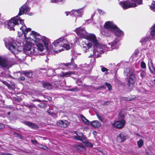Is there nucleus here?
Wrapping results in <instances>:
<instances>
[{"label": "nucleus", "mask_w": 155, "mask_h": 155, "mask_svg": "<svg viewBox=\"0 0 155 155\" xmlns=\"http://www.w3.org/2000/svg\"><path fill=\"white\" fill-rule=\"evenodd\" d=\"M23 20L18 16L14 17L8 21V28L10 30H15V26H18L21 32L18 31V36L20 37L23 34V41L20 44L21 46H24L23 49L26 54H28L29 51V28H27L24 25Z\"/></svg>", "instance_id": "f257e3e1"}, {"label": "nucleus", "mask_w": 155, "mask_h": 155, "mask_svg": "<svg viewBox=\"0 0 155 155\" xmlns=\"http://www.w3.org/2000/svg\"><path fill=\"white\" fill-rule=\"evenodd\" d=\"M104 26V28L102 29L101 33L105 37H110L112 36L113 34H114L118 37H122L124 35L123 32L119 29L112 21L106 22Z\"/></svg>", "instance_id": "f03ea898"}, {"label": "nucleus", "mask_w": 155, "mask_h": 155, "mask_svg": "<svg viewBox=\"0 0 155 155\" xmlns=\"http://www.w3.org/2000/svg\"><path fill=\"white\" fill-rule=\"evenodd\" d=\"M30 35V44H33V45L34 44H37L38 50L42 51L44 49L43 45L42 43H38L41 41L43 42L47 50L49 51L48 41L47 38H44L43 39H41V36L34 31H31Z\"/></svg>", "instance_id": "7ed1b4c3"}, {"label": "nucleus", "mask_w": 155, "mask_h": 155, "mask_svg": "<svg viewBox=\"0 0 155 155\" xmlns=\"http://www.w3.org/2000/svg\"><path fill=\"white\" fill-rule=\"evenodd\" d=\"M52 44L55 47H63L66 50H68L70 48V45L68 44L67 40L64 39V38H61L54 41Z\"/></svg>", "instance_id": "20e7f679"}, {"label": "nucleus", "mask_w": 155, "mask_h": 155, "mask_svg": "<svg viewBox=\"0 0 155 155\" xmlns=\"http://www.w3.org/2000/svg\"><path fill=\"white\" fill-rule=\"evenodd\" d=\"M11 39V38H9L8 39H6L5 40V46L14 54H18V52L20 51V50L17 48V46L15 43H13L9 41Z\"/></svg>", "instance_id": "39448f33"}, {"label": "nucleus", "mask_w": 155, "mask_h": 155, "mask_svg": "<svg viewBox=\"0 0 155 155\" xmlns=\"http://www.w3.org/2000/svg\"><path fill=\"white\" fill-rule=\"evenodd\" d=\"M134 0H127L124 1H121L119 3L120 5L124 9H126L137 6V3Z\"/></svg>", "instance_id": "423d86ee"}, {"label": "nucleus", "mask_w": 155, "mask_h": 155, "mask_svg": "<svg viewBox=\"0 0 155 155\" xmlns=\"http://www.w3.org/2000/svg\"><path fill=\"white\" fill-rule=\"evenodd\" d=\"M75 31L78 36L81 38H86L88 34L85 29L84 28L79 27L75 30Z\"/></svg>", "instance_id": "0eeeda50"}, {"label": "nucleus", "mask_w": 155, "mask_h": 155, "mask_svg": "<svg viewBox=\"0 0 155 155\" xmlns=\"http://www.w3.org/2000/svg\"><path fill=\"white\" fill-rule=\"evenodd\" d=\"M85 39L91 41L95 46L97 47L99 45V44L97 40L96 36L93 34H88Z\"/></svg>", "instance_id": "6e6552de"}, {"label": "nucleus", "mask_w": 155, "mask_h": 155, "mask_svg": "<svg viewBox=\"0 0 155 155\" xmlns=\"http://www.w3.org/2000/svg\"><path fill=\"white\" fill-rule=\"evenodd\" d=\"M125 120H118L114 122L112 125L115 128L120 129L123 128L125 124Z\"/></svg>", "instance_id": "1a4fd4ad"}, {"label": "nucleus", "mask_w": 155, "mask_h": 155, "mask_svg": "<svg viewBox=\"0 0 155 155\" xmlns=\"http://www.w3.org/2000/svg\"><path fill=\"white\" fill-rule=\"evenodd\" d=\"M136 81L135 74L131 72L130 75L128 80V86L133 85Z\"/></svg>", "instance_id": "9d476101"}, {"label": "nucleus", "mask_w": 155, "mask_h": 155, "mask_svg": "<svg viewBox=\"0 0 155 155\" xmlns=\"http://www.w3.org/2000/svg\"><path fill=\"white\" fill-rule=\"evenodd\" d=\"M28 4L27 2L21 7L19 9V12L18 15V16L21 15L26 13L28 9Z\"/></svg>", "instance_id": "9b49d317"}, {"label": "nucleus", "mask_w": 155, "mask_h": 155, "mask_svg": "<svg viewBox=\"0 0 155 155\" xmlns=\"http://www.w3.org/2000/svg\"><path fill=\"white\" fill-rule=\"evenodd\" d=\"M0 66L3 68H9L11 67L7 60L0 57Z\"/></svg>", "instance_id": "f8f14e48"}, {"label": "nucleus", "mask_w": 155, "mask_h": 155, "mask_svg": "<svg viewBox=\"0 0 155 155\" xmlns=\"http://www.w3.org/2000/svg\"><path fill=\"white\" fill-rule=\"evenodd\" d=\"M92 46V44L91 43H88L87 44L84 41H82V48L84 53L87 52L89 48L91 47Z\"/></svg>", "instance_id": "ddd939ff"}, {"label": "nucleus", "mask_w": 155, "mask_h": 155, "mask_svg": "<svg viewBox=\"0 0 155 155\" xmlns=\"http://www.w3.org/2000/svg\"><path fill=\"white\" fill-rule=\"evenodd\" d=\"M57 125L59 127L62 128H66L68 126V122L66 120H60L57 122Z\"/></svg>", "instance_id": "4468645a"}, {"label": "nucleus", "mask_w": 155, "mask_h": 155, "mask_svg": "<svg viewBox=\"0 0 155 155\" xmlns=\"http://www.w3.org/2000/svg\"><path fill=\"white\" fill-rule=\"evenodd\" d=\"M128 138L127 135L121 133L117 136V138L119 142L121 143L125 141Z\"/></svg>", "instance_id": "2eb2a0df"}, {"label": "nucleus", "mask_w": 155, "mask_h": 155, "mask_svg": "<svg viewBox=\"0 0 155 155\" xmlns=\"http://www.w3.org/2000/svg\"><path fill=\"white\" fill-rule=\"evenodd\" d=\"M74 139L77 140H79L83 142L84 140H86L85 139V136L82 134V133H79V135L78 136H74Z\"/></svg>", "instance_id": "dca6fc26"}, {"label": "nucleus", "mask_w": 155, "mask_h": 155, "mask_svg": "<svg viewBox=\"0 0 155 155\" xmlns=\"http://www.w3.org/2000/svg\"><path fill=\"white\" fill-rule=\"evenodd\" d=\"M92 127L95 128H98L101 126V123L98 120H94L90 122V124Z\"/></svg>", "instance_id": "f3484780"}, {"label": "nucleus", "mask_w": 155, "mask_h": 155, "mask_svg": "<svg viewBox=\"0 0 155 155\" xmlns=\"http://www.w3.org/2000/svg\"><path fill=\"white\" fill-rule=\"evenodd\" d=\"M30 55H35L37 54V48H35L32 47L31 44H30Z\"/></svg>", "instance_id": "a211bd4d"}, {"label": "nucleus", "mask_w": 155, "mask_h": 155, "mask_svg": "<svg viewBox=\"0 0 155 155\" xmlns=\"http://www.w3.org/2000/svg\"><path fill=\"white\" fill-rule=\"evenodd\" d=\"M119 42L118 39L115 38L111 42V48L112 49H117L118 48L117 43Z\"/></svg>", "instance_id": "6ab92c4d"}, {"label": "nucleus", "mask_w": 155, "mask_h": 155, "mask_svg": "<svg viewBox=\"0 0 155 155\" xmlns=\"http://www.w3.org/2000/svg\"><path fill=\"white\" fill-rule=\"evenodd\" d=\"M42 85L43 88L48 90L51 89L53 87L52 85L48 83L44 82L43 83Z\"/></svg>", "instance_id": "aec40b11"}, {"label": "nucleus", "mask_w": 155, "mask_h": 155, "mask_svg": "<svg viewBox=\"0 0 155 155\" xmlns=\"http://www.w3.org/2000/svg\"><path fill=\"white\" fill-rule=\"evenodd\" d=\"M151 66L149 65V69L150 72L153 74H155V68L153 67L152 60H151Z\"/></svg>", "instance_id": "412c9836"}, {"label": "nucleus", "mask_w": 155, "mask_h": 155, "mask_svg": "<svg viewBox=\"0 0 155 155\" xmlns=\"http://www.w3.org/2000/svg\"><path fill=\"white\" fill-rule=\"evenodd\" d=\"M92 51V54H91L90 55L91 57L94 55V57L96 58H98L100 57V53H99L98 51H95L94 49H93Z\"/></svg>", "instance_id": "4be33fe9"}, {"label": "nucleus", "mask_w": 155, "mask_h": 155, "mask_svg": "<svg viewBox=\"0 0 155 155\" xmlns=\"http://www.w3.org/2000/svg\"><path fill=\"white\" fill-rule=\"evenodd\" d=\"M72 13L75 16H80L81 14V10H77L73 11L72 12Z\"/></svg>", "instance_id": "5701e85b"}, {"label": "nucleus", "mask_w": 155, "mask_h": 155, "mask_svg": "<svg viewBox=\"0 0 155 155\" xmlns=\"http://www.w3.org/2000/svg\"><path fill=\"white\" fill-rule=\"evenodd\" d=\"M125 116L124 114H121L120 112L118 115V119L120 121L125 120Z\"/></svg>", "instance_id": "b1692460"}, {"label": "nucleus", "mask_w": 155, "mask_h": 155, "mask_svg": "<svg viewBox=\"0 0 155 155\" xmlns=\"http://www.w3.org/2000/svg\"><path fill=\"white\" fill-rule=\"evenodd\" d=\"M81 118L82 120L86 124H90V121L86 119L83 115H81Z\"/></svg>", "instance_id": "393cba45"}, {"label": "nucleus", "mask_w": 155, "mask_h": 155, "mask_svg": "<svg viewBox=\"0 0 155 155\" xmlns=\"http://www.w3.org/2000/svg\"><path fill=\"white\" fill-rule=\"evenodd\" d=\"M150 35L152 37L155 36V28L154 26H152L151 28Z\"/></svg>", "instance_id": "a878e982"}, {"label": "nucleus", "mask_w": 155, "mask_h": 155, "mask_svg": "<svg viewBox=\"0 0 155 155\" xmlns=\"http://www.w3.org/2000/svg\"><path fill=\"white\" fill-rule=\"evenodd\" d=\"M38 147L43 150H48V148L46 146L44 145L43 144H39L38 143Z\"/></svg>", "instance_id": "bb28decb"}, {"label": "nucleus", "mask_w": 155, "mask_h": 155, "mask_svg": "<svg viewBox=\"0 0 155 155\" xmlns=\"http://www.w3.org/2000/svg\"><path fill=\"white\" fill-rule=\"evenodd\" d=\"M143 140L140 139L137 142V144L139 148L141 147L143 145Z\"/></svg>", "instance_id": "cd10ccee"}, {"label": "nucleus", "mask_w": 155, "mask_h": 155, "mask_svg": "<svg viewBox=\"0 0 155 155\" xmlns=\"http://www.w3.org/2000/svg\"><path fill=\"white\" fill-rule=\"evenodd\" d=\"M72 73L71 72L69 71L66 72L65 73H63L62 75H61V76L62 77H69L70 75H71Z\"/></svg>", "instance_id": "c85d7f7f"}, {"label": "nucleus", "mask_w": 155, "mask_h": 155, "mask_svg": "<svg viewBox=\"0 0 155 155\" xmlns=\"http://www.w3.org/2000/svg\"><path fill=\"white\" fill-rule=\"evenodd\" d=\"M36 72L35 71H30V76H31V77L32 78H34L36 77Z\"/></svg>", "instance_id": "c756f323"}, {"label": "nucleus", "mask_w": 155, "mask_h": 155, "mask_svg": "<svg viewBox=\"0 0 155 155\" xmlns=\"http://www.w3.org/2000/svg\"><path fill=\"white\" fill-rule=\"evenodd\" d=\"M148 38L145 37L143 38L142 39V40L140 41V42L142 44L145 43L148 40Z\"/></svg>", "instance_id": "7c9ffc66"}, {"label": "nucleus", "mask_w": 155, "mask_h": 155, "mask_svg": "<svg viewBox=\"0 0 155 155\" xmlns=\"http://www.w3.org/2000/svg\"><path fill=\"white\" fill-rule=\"evenodd\" d=\"M83 143L85 144L86 146L90 147H93V144L87 141H86L85 142H83Z\"/></svg>", "instance_id": "2f4dec72"}, {"label": "nucleus", "mask_w": 155, "mask_h": 155, "mask_svg": "<svg viewBox=\"0 0 155 155\" xmlns=\"http://www.w3.org/2000/svg\"><path fill=\"white\" fill-rule=\"evenodd\" d=\"M146 75V72L143 70H142L140 71V76L142 78H143L145 77Z\"/></svg>", "instance_id": "473e14b6"}, {"label": "nucleus", "mask_w": 155, "mask_h": 155, "mask_svg": "<svg viewBox=\"0 0 155 155\" xmlns=\"http://www.w3.org/2000/svg\"><path fill=\"white\" fill-rule=\"evenodd\" d=\"M134 98H135V97L134 98H131L127 97H122V99L123 100H124V101H130L133 100Z\"/></svg>", "instance_id": "72a5a7b5"}, {"label": "nucleus", "mask_w": 155, "mask_h": 155, "mask_svg": "<svg viewBox=\"0 0 155 155\" xmlns=\"http://www.w3.org/2000/svg\"><path fill=\"white\" fill-rule=\"evenodd\" d=\"M105 84L106 85L107 87L108 90L110 91L112 90V87L110 84V83H108L107 82H105Z\"/></svg>", "instance_id": "f704fd0d"}, {"label": "nucleus", "mask_w": 155, "mask_h": 155, "mask_svg": "<svg viewBox=\"0 0 155 155\" xmlns=\"http://www.w3.org/2000/svg\"><path fill=\"white\" fill-rule=\"evenodd\" d=\"M30 127L34 129L38 127V126L37 125L30 122Z\"/></svg>", "instance_id": "c9c22d12"}, {"label": "nucleus", "mask_w": 155, "mask_h": 155, "mask_svg": "<svg viewBox=\"0 0 155 155\" xmlns=\"http://www.w3.org/2000/svg\"><path fill=\"white\" fill-rule=\"evenodd\" d=\"M101 70L102 72H104L105 71V74H108L107 71H108V69L105 67H103L101 68Z\"/></svg>", "instance_id": "e433bc0d"}, {"label": "nucleus", "mask_w": 155, "mask_h": 155, "mask_svg": "<svg viewBox=\"0 0 155 155\" xmlns=\"http://www.w3.org/2000/svg\"><path fill=\"white\" fill-rule=\"evenodd\" d=\"M124 71L127 73V76L128 74L131 72L130 68L129 67L127 68Z\"/></svg>", "instance_id": "4c0bfd02"}, {"label": "nucleus", "mask_w": 155, "mask_h": 155, "mask_svg": "<svg viewBox=\"0 0 155 155\" xmlns=\"http://www.w3.org/2000/svg\"><path fill=\"white\" fill-rule=\"evenodd\" d=\"M141 67L143 69H145L146 68V64L143 61H142L141 63Z\"/></svg>", "instance_id": "58836bf2"}, {"label": "nucleus", "mask_w": 155, "mask_h": 155, "mask_svg": "<svg viewBox=\"0 0 155 155\" xmlns=\"http://www.w3.org/2000/svg\"><path fill=\"white\" fill-rule=\"evenodd\" d=\"M31 141L32 143L34 145H36L37 144L38 145V142H37L36 140L35 139H31Z\"/></svg>", "instance_id": "ea45409f"}, {"label": "nucleus", "mask_w": 155, "mask_h": 155, "mask_svg": "<svg viewBox=\"0 0 155 155\" xmlns=\"http://www.w3.org/2000/svg\"><path fill=\"white\" fill-rule=\"evenodd\" d=\"M111 102L110 101H105L102 104V105L104 106L108 105L110 104Z\"/></svg>", "instance_id": "a19ab883"}, {"label": "nucleus", "mask_w": 155, "mask_h": 155, "mask_svg": "<svg viewBox=\"0 0 155 155\" xmlns=\"http://www.w3.org/2000/svg\"><path fill=\"white\" fill-rule=\"evenodd\" d=\"M150 8L151 9L155 11V3H152Z\"/></svg>", "instance_id": "79ce46f5"}, {"label": "nucleus", "mask_w": 155, "mask_h": 155, "mask_svg": "<svg viewBox=\"0 0 155 155\" xmlns=\"http://www.w3.org/2000/svg\"><path fill=\"white\" fill-rule=\"evenodd\" d=\"M134 1L138 5H141L143 3L142 0H134Z\"/></svg>", "instance_id": "37998d69"}, {"label": "nucleus", "mask_w": 155, "mask_h": 155, "mask_svg": "<svg viewBox=\"0 0 155 155\" xmlns=\"http://www.w3.org/2000/svg\"><path fill=\"white\" fill-rule=\"evenodd\" d=\"M46 99H47L49 101H51L52 100V98L50 96H45L44 97Z\"/></svg>", "instance_id": "c03bdc74"}, {"label": "nucleus", "mask_w": 155, "mask_h": 155, "mask_svg": "<svg viewBox=\"0 0 155 155\" xmlns=\"http://www.w3.org/2000/svg\"><path fill=\"white\" fill-rule=\"evenodd\" d=\"M22 74L25 76L28 77L29 75V72H27L26 71H24L23 72Z\"/></svg>", "instance_id": "a18cd8bd"}, {"label": "nucleus", "mask_w": 155, "mask_h": 155, "mask_svg": "<svg viewBox=\"0 0 155 155\" xmlns=\"http://www.w3.org/2000/svg\"><path fill=\"white\" fill-rule=\"evenodd\" d=\"M97 117L98 118V119H99V120L100 121H101V122H103V118L102 117H101L98 114H97Z\"/></svg>", "instance_id": "49530a36"}, {"label": "nucleus", "mask_w": 155, "mask_h": 155, "mask_svg": "<svg viewBox=\"0 0 155 155\" xmlns=\"http://www.w3.org/2000/svg\"><path fill=\"white\" fill-rule=\"evenodd\" d=\"M5 127V125L4 124L0 123V129L4 128Z\"/></svg>", "instance_id": "de8ad7c7"}, {"label": "nucleus", "mask_w": 155, "mask_h": 155, "mask_svg": "<svg viewBox=\"0 0 155 155\" xmlns=\"http://www.w3.org/2000/svg\"><path fill=\"white\" fill-rule=\"evenodd\" d=\"M71 65V63L69 62V63H67L66 64H65L64 65L65 66L68 67L69 66Z\"/></svg>", "instance_id": "09e8293b"}, {"label": "nucleus", "mask_w": 155, "mask_h": 155, "mask_svg": "<svg viewBox=\"0 0 155 155\" xmlns=\"http://www.w3.org/2000/svg\"><path fill=\"white\" fill-rule=\"evenodd\" d=\"M139 53V51H138V50H136V51L134 52V54L135 55H137Z\"/></svg>", "instance_id": "8fccbe9b"}, {"label": "nucleus", "mask_w": 155, "mask_h": 155, "mask_svg": "<svg viewBox=\"0 0 155 155\" xmlns=\"http://www.w3.org/2000/svg\"><path fill=\"white\" fill-rule=\"evenodd\" d=\"M34 107H35V104H31L30 105V108Z\"/></svg>", "instance_id": "3c124183"}, {"label": "nucleus", "mask_w": 155, "mask_h": 155, "mask_svg": "<svg viewBox=\"0 0 155 155\" xmlns=\"http://www.w3.org/2000/svg\"><path fill=\"white\" fill-rule=\"evenodd\" d=\"M24 123L25 124H26L28 126H29V122L25 121L24 122Z\"/></svg>", "instance_id": "603ef678"}, {"label": "nucleus", "mask_w": 155, "mask_h": 155, "mask_svg": "<svg viewBox=\"0 0 155 155\" xmlns=\"http://www.w3.org/2000/svg\"><path fill=\"white\" fill-rule=\"evenodd\" d=\"M77 89V88H73L71 89H70V90L71 91H76Z\"/></svg>", "instance_id": "864d4df0"}, {"label": "nucleus", "mask_w": 155, "mask_h": 155, "mask_svg": "<svg viewBox=\"0 0 155 155\" xmlns=\"http://www.w3.org/2000/svg\"><path fill=\"white\" fill-rule=\"evenodd\" d=\"M71 64L73 66H74V67H77V65L75 64L74 62H73Z\"/></svg>", "instance_id": "5fc2aeb1"}, {"label": "nucleus", "mask_w": 155, "mask_h": 155, "mask_svg": "<svg viewBox=\"0 0 155 155\" xmlns=\"http://www.w3.org/2000/svg\"><path fill=\"white\" fill-rule=\"evenodd\" d=\"M20 80H21V81H23V80H24L25 79V78L24 77H20Z\"/></svg>", "instance_id": "6e6d98bb"}, {"label": "nucleus", "mask_w": 155, "mask_h": 155, "mask_svg": "<svg viewBox=\"0 0 155 155\" xmlns=\"http://www.w3.org/2000/svg\"><path fill=\"white\" fill-rule=\"evenodd\" d=\"M77 83H80L81 84L82 83V81L81 80H79L77 81Z\"/></svg>", "instance_id": "4d7b16f0"}, {"label": "nucleus", "mask_w": 155, "mask_h": 155, "mask_svg": "<svg viewBox=\"0 0 155 155\" xmlns=\"http://www.w3.org/2000/svg\"><path fill=\"white\" fill-rule=\"evenodd\" d=\"M74 58H72L71 59L70 63H71V64H72L73 62H74Z\"/></svg>", "instance_id": "13d9d810"}, {"label": "nucleus", "mask_w": 155, "mask_h": 155, "mask_svg": "<svg viewBox=\"0 0 155 155\" xmlns=\"http://www.w3.org/2000/svg\"><path fill=\"white\" fill-rule=\"evenodd\" d=\"M102 11L100 9H98V12L99 13H101V12Z\"/></svg>", "instance_id": "bf43d9fd"}, {"label": "nucleus", "mask_w": 155, "mask_h": 155, "mask_svg": "<svg viewBox=\"0 0 155 155\" xmlns=\"http://www.w3.org/2000/svg\"><path fill=\"white\" fill-rule=\"evenodd\" d=\"M32 101H40V100H32Z\"/></svg>", "instance_id": "052dcab7"}, {"label": "nucleus", "mask_w": 155, "mask_h": 155, "mask_svg": "<svg viewBox=\"0 0 155 155\" xmlns=\"http://www.w3.org/2000/svg\"><path fill=\"white\" fill-rule=\"evenodd\" d=\"M74 133L76 134L77 136L78 135V134L77 133V132L75 131H74Z\"/></svg>", "instance_id": "680f3d73"}, {"label": "nucleus", "mask_w": 155, "mask_h": 155, "mask_svg": "<svg viewBox=\"0 0 155 155\" xmlns=\"http://www.w3.org/2000/svg\"><path fill=\"white\" fill-rule=\"evenodd\" d=\"M77 84H78V85L79 86H81V84L80 83H77Z\"/></svg>", "instance_id": "e2e57ef3"}, {"label": "nucleus", "mask_w": 155, "mask_h": 155, "mask_svg": "<svg viewBox=\"0 0 155 155\" xmlns=\"http://www.w3.org/2000/svg\"><path fill=\"white\" fill-rule=\"evenodd\" d=\"M10 113H10V112H8V115H9V114H10Z\"/></svg>", "instance_id": "0e129e2a"}, {"label": "nucleus", "mask_w": 155, "mask_h": 155, "mask_svg": "<svg viewBox=\"0 0 155 155\" xmlns=\"http://www.w3.org/2000/svg\"><path fill=\"white\" fill-rule=\"evenodd\" d=\"M2 98V96H1L0 95V100L1 101L2 99H1Z\"/></svg>", "instance_id": "69168bd1"}, {"label": "nucleus", "mask_w": 155, "mask_h": 155, "mask_svg": "<svg viewBox=\"0 0 155 155\" xmlns=\"http://www.w3.org/2000/svg\"><path fill=\"white\" fill-rule=\"evenodd\" d=\"M32 15V14L31 13H30V15Z\"/></svg>", "instance_id": "338daca9"}, {"label": "nucleus", "mask_w": 155, "mask_h": 155, "mask_svg": "<svg viewBox=\"0 0 155 155\" xmlns=\"http://www.w3.org/2000/svg\"><path fill=\"white\" fill-rule=\"evenodd\" d=\"M153 26H154L155 27V24L154 25H153Z\"/></svg>", "instance_id": "774afa93"}]
</instances>
